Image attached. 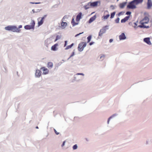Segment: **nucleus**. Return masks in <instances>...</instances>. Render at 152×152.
Listing matches in <instances>:
<instances>
[{"label": "nucleus", "instance_id": "1", "mask_svg": "<svg viewBox=\"0 0 152 152\" xmlns=\"http://www.w3.org/2000/svg\"><path fill=\"white\" fill-rule=\"evenodd\" d=\"M149 21V19L148 17H145L140 22L141 25L138 26L139 27L141 28H148L149 26H146L145 24L148 23Z\"/></svg>", "mask_w": 152, "mask_h": 152}, {"label": "nucleus", "instance_id": "2", "mask_svg": "<svg viewBox=\"0 0 152 152\" xmlns=\"http://www.w3.org/2000/svg\"><path fill=\"white\" fill-rule=\"evenodd\" d=\"M82 13L81 12L79 13L77 16L76 21V22L75 21L74 18H72V21L71 22L73 26H74L76 25H77L79 23V22L81 18Z\"/></svg>", "mask_w": 152, "mask_h": 152}, {"label": "nucleus", "instance_id": "3", "mask_svg": "<svg viewBox=\"0 0 152 152\" xmlns=\"http://www.w3.org/2000/svg\"><path fill=\"white\" fill-rule=\"evenodd\" d=\"M31 25H27L24 26V28L26 29H34V28L35 23L34 20H32L31 23Z\"/></svg>", "mask_w": 152, "mask_h": 152}, {"label": "nucleus", "instance_id": "4", "mask_svg": "<svg viewBox=\"0 0 152 152\" xmlns=\"http://www.w3.org/2000/svg\"><path fill=\"white\" fill-rule=\"evenodd\" d=\"M86 45V42H81L78 45V50L80 52L82 51Z\"/></svg>", "mask_w": 152, "mask_h": 152}, {"label": "nucleus", "instance_id": "5", "mask_svg": "<svg viewBox=\"0 0 152 152\" xmlns=\"http://www.w3.org/2000/svg\"><path fill=\"white\" fill-rule=\"evenodd\" d=\"M136 5L135 2L133 1L129 3L127 7L129 9H134L136 8Z\"/></svg>", "mask_w": 152, "mask_h": 152}, {"label": "nucleus", "instance_id": "6", "mask_svg": "<svg viewBox=\"0 0 152 152\" xmlns=\"http://www.w3.org/2000/svg\"><path fill=\"white\" fill-rule=\"evenodd\" d=\"M106 31V29L104 28H102L101 29L99 33V36L98 37V38H100L103 34Z\"/></svg>", "mask_w": 152, "mask_h": 152}, {"label": "nucleus", "instance_id": "7", "mask_svg": "<svg viewBox=\"0 0 152 152\" xmlns=\"http://www.w3.org/2000/svg\"><path fill=\"white\" fill-rule=\"evenodd\" d=\"M110 15L107 11H105L104 12V15L102 17V19L104 20H107L110 16Z\"/></svg>", "mask_w": 152, "mask_h": 152}, {"label": "nucleus", "instance_id": "8", "mask_svg": "<svg viewBox=\"0 0 152 152\" xmlns=\"http://www.w3.org/2000/svg\"><path fill=\"white\" fill-rule=\"evenodd\" d=\"M66 18V17L64 16L62 19V22L61 23V27L62 28H64L66 27V23L64 21H65L64 20Z\"/></svg>", "mask_w": 152, "mask_h": 152}, {"label": "nucleus", "instance_id": "9", "mask_svg": "<svg viewBox=\"0 0 152 152\" xmlns=\"http://www.w3.org/2000/svg\"><path fill=\"white\" fill-rule=\"evenodd\" d=\"M11 31L13 32H19L20 31V30L17 28L16 26H12Z\"/></svg>", "mask_w": 152, "mask_h": 152}, {"label": "nucleus", "instance_id": "10", "mask_svg": "<svg viewBox=\"0 0 152 152\" xmlns=\"http://www.w3.org/2000/svg\"><path fill=\"white\" fill-rule=\"evenodd\" d=\"M41 69L42 70L43 74L44 75L48 74L49 73V70L46 68L45 67H43L41 68Z\"/></svg>", "mask_w": 152, "mask_h": 152}, {"label": "nucleus", "instance_id": "11", "mask_svg": "<svg viewBox=\"0 0 152 152\" xmlns=\"http://www.w3.org/2000/svg\"><path fill=\"white\" fill-rule=\"evenodd\" d=\"M120 40H124L126 39V37L124 33H122L119 36Z\"/></svg>", "mask_w": 152, "mask_h": 152}, {"label": "nucleus", "instance_id": "12", "mask_svg": "<svg viewBox=\"0 0 152 152\" xmlns=\"http://www.w3.org/2000/svg\"><path fill=\"white\" fill-rule=\"evenodd\" d=\"M147 4L148 8V9H150L152 6V2L151 0H148Z\"/></svg>", "mask_w": 152, "mask_h": 152}, {"label": "nucleus", "instance_id": "13", "mask_svg": "<svg viewBox=\"0 0 152 152\" xmlns=\"http://www.w3.org/2000/svg\"><path fill=\"white\" fill-rule=\"evenodd\" d=\"M144 41L149 45H151V43L150 41V39L149 38H146L144 39Z\"/></svg>", "mask_w": 152, "mask_h": 152}, {"label": "nucleus", "instance_id": "14", "mask_svg": "<svg viewBox=\"0 0 152 152\" xmlns=\"http://www.w3.org/2000/svg\"><path fill=\"white\" fill-rule=\"evenodd\" d=\"M58 44L57 43L55 44L54 45L52 46L51 48V50L53 51H56L57 50V47L58 46Z\"/></svg>", "mask_w": 152, "mask_h": 152}, {"label": "nucleus", "instance_id": "15", "mask_svg": "<svg viewBox=\"0 0 152 152\" xmlns=\"http://www.w3.org/2000/svg\"><path fill=\"white\" fill-rule=\"evenodd\" d=\"M96 18V15H94L91 18H90L89 19V20H88V23H91V22H92L94 20H95V19Z\"/></svg>", "mask_w": 152, "mask_h": 152}, {"label": "nucleus", "instance_id": "16", "mask_svg": "<svg viewBox=\"0 0 152 152\" xmlns=\"http://www.w3.org/2000/svg\"><path fill=\"white\" fill-rule=\"evenodd\" d=\"M46 15H45L44 17L42 18L41 20L38 22V26H40L42 24L43 22V20L46 17Z\"/></svg>", "mask_w": 152, "mask_h": 152}, {"label": "nucleus", "instance_id": "17", "mask_svg": "<svg viewBox=\"0 0 152 152\" xmlns=\"http://www.w3.org/2000/svg\"><path fill=\"white\" fill-rule=\"evenodd\" d=\"M41 71L39 70H37L35 73V76L37 77H39L41 76Z\"/></svg>", "mask_w": 152, "mask_h": 152}, {"label": "nucleus", "instance_id": "18", "mask_svg": "<svg viewBox=\"0 0 152 152\" xmlns=\"http://www.w3.org/2000/svg\"><path fill=\"white\" fill-rule=\"evenodd\" d=\"M98 1L94 2L92 3H90V5L91 7H96L98 5Z\"/></svg>", "mask_w": 152, "mask_h": 152}, {"label": "nucleus", "instance_id": "19", "mask_svg": "<svg viewBox=\"0 0 152 152\" xmlns=\"http://www.w3.org/2000/svg\"><path fill=\"white\" fill-rule=\"evenodd\" d=\"M53 64L52 62H48L47 64V66L49 69H51L53 67Z\"/></svg>", "mask_w": 152, "mask_h": 152}, {"label": "nucleus", "instance_id": "20", "mask_svg": "<svg viewBox=\"0 0 152 152\" xmlns=\"http://www.w3.org/2000/svg\"><path fill=\"white\" fill-rule=\"evenodd\" d=\"M129 16H126L124 18L121 20V22L122 23H124L127 21L129 18Z\"/></svg>", "mask_w": 152, "mask_h": 152}, {"label": "nucleus", "instance_id": "21", "mask_svg": "<svg viewBox=\"0 0 152 152\" xmlns=\"http://www.w3.org/2000/svg\"><path fill=\"white\" fill-rule=\"evenodd\" d=\"M133 1L137 5L139 4L142 3L143 0H134Z\"/></svg>", "mask_w": 152, "mask_h": 152}, {"label": "nucleus", "instance_id": "22", "mask_svg": "<svg viewBox=\"0 0 152 152\" xmlns=\"http://www.w3.org/2000/svg\"><path fill=\"white\" fill-rule=\"evenodd\" d=\"M126 3H121L119 5V7L120 8H124L125 5H126Z\"/></svg>", "mask_w": 152, "mask_h": 152}, {"label": "nucleus", "instance_id": "23", "mask_svg": "<svg viewBox=\"0 0 152 152\" xmlns=\"http://www.w3.org/2000/svg\"><path fill=\"white\" fill-rule=\"evenodd\" d=\"M90 7L91 6L90 5V3H88L87 5H85L84 6V7L85 9L87 10L90 8Z\"/></svg>", "mask_w": 152, "mask_h": 152}, {"label": "nucleus", "instance_id": "24", "mask_svg": "<svg viewBox=\"0 0 152 152\" xmlns=\"http://www.w3.org/2000/svg\"><path fill=\"white\" fill-rule=\"evenodd\" d=\"M12 26H9L5 27V30L8 31H11Z\"/></svg>", "mask_w": 152, "mask_h": 152}, {"label": "nucleus", "instance_id": "25", "mask_svg": "<svg viewBox=\"0 0 152 152\" xmlns=\"http://www.w3.org/2000/svg\"><path fill=\"white\" fill-rule=\"evenodd\" d=\"M115 12H114L111 14V15H110V18H112L114 17L115 16Z\"/></svg>", "mask_w": 152, "mask_h": 152}, {"label": "nucleus", "instance_id": "26", "mask_svg": "<svg viewBox=\"0 0 152 152\" xmlns=\"http://www.w3.org/2000/svg\"><path fill=\"white\" fill-rule=\"evenodd\" d=\"M91 38V35H90L89 36H88L87 38V39L88 40L87 42H89Z\"/></svg>", "mask_w": 152, "mask_h": 152}, {"label": "nucleus", "instance_id": "27", "mask_svg": "<svg viewBox=\"0 0 152 152\" xmlns=\"http://www.w3.org/2000/svg\"><path fill=\"white\" fill-rule=\"evenodd\" d=\"M61 38V36H59V35H57L56 37V39H55V42H56V41L57 40H58L60 39Z\"/></svg>", "mask_w": 152, "mask_h": 152}, {"label": "nucleus", "instance_id": "28", "mask_svg": "<svg viewBox=\"0 0 152 152\" xmlns=\"http://www.w3.org/2000/svg\"><path fill=\"white\" fill-rule=\"evenodd\" d=\"M74 45L73 43L72 44L70 45H69L67 46V49L71 48Z\"/></svg>", "mask_w": 152, "mask_h": 152}, {"label": "nucleus", "instance_id": "29", "mask_svg": "<svg viewBox=\"0 0 152 152\" xmlns=\"http://www.w3.org/2000/svg\"><path fill=\"white\" fill-rule=\"evenodd\" d=\"M115 22L116 23H118L119 22V18H117L115 20Z\"/></svg>", "mask_w": 152, "mask_h": 152}, {"label": "nucleus", "instance_id": "30", "mask_svg": "<svg viewBox=\"0 0 152 152\" xmlns=\"http://www.w3.org/2000/svg\"><path fill=\"white\" fill-rule=\"evenodd\" d=\"M77 148V145H74L73 147V148L74 150L76 149Z\"/></svg>", "mask_w": 152, "mask_h": 152}, {"label": "nucleus", "instance_id": "31", "mask_svg": "<svg viewBox=\"0 0 152 152\" xmlns=\"http://www.w3.org/2000/svg\"><path fill=\"white\" fill-rule=\"evenodd\" d=\"M54 131L55 132V133L57 135H58L59 134V133L57 132L56 130L55 129H54Z\"/></svg>", "mask_w": 152, "mask_h": 152}, {"label": "nucleus", "instance_id": "32", "mask_svg": "<svg viewBox=\"0 0 152 152\" xmlns=\"http://www.w3.org/2000/svg\"><path fill=\"white\" fill-rule=\"evenodd\" d=\"M112 116L110 117L108 119L107 121V123L109 124L110 119L112 118Z\"/></svg>", "mask_w": 152, "mask_h": 152}, {"label": "nucleus", "instance_id": "33", "mask_svg": "<svg viewBox=\"0 0 152 152\" xmlns=\"http://www.w3.org/2000/svg\"><path fill=\"white\" fill-rule=\"evenodd\" d=\"M65 141H64L63 142V144L61 145L62 147H63V146H64V145H65Z\"/></svg>", "mask_w": 152, "mask_h": 152}, {"label": "nucleus", "instance_id": "34", "mask_svg": "<svg viewBox=\"0 0 152 152\" xmlns=\"http://www.w3.org/2000/svg\"><path fill=\"white\" fill-rule=\"evenodd\" d=\"M83 32H82V33H80L79 34H77L76 35H75V37H77V36H78V35H80V34H83Z\"/></svg>", "mask_w": 152, "mask_h": 152}, {"label": "nucleus", "instance_id": "35", "mask_svg": "<svg viewBox=\"0 0 152 152\" xmlns=\"http://www.w3.org/2000/svg\"><path fill=\"white\" fill-rule=\"evenodd\" d=\"M131 13V12H126V15H128L130 14Z\"/></svg>", "mask_w": 152, "mask_h": 152}, {"label": "nucleus", "instance_id": "36", "mask_svg": "<svg viewBox=\"0 0 152 152\" xmlns=\"http://www.w3.org/2000/svg\"><path fill=\"white\" fill-rule=\"evenodd\" d=\"M94 43V42H91L90 43L89 45H92Z\"/></svg>", "mask_w": 152, "mask_h": 152}, {"label": "nucleus", "instance_id": "37", "mask_svg": "<svg viewBox=\"0 0 152 152\" xmlns=\"http://www.w3.org/2000/svg\"><path fill=\"white\" fill-rule=\"evenodd\" d=\"M74 54H75L74 52H73L72 53V55L70 56V57L73 56L74 55Z\"/></svg>", "mask_w": 152, "mask_h": 152}, {"label": "nucleus", "instance_id": "38", "mask_svg": "<svg viewBox=\"0 0 152 152\" xmlns=\"http://www.w3.org/2000/svg\"><path fill=\"white\" fill-rule=\"evenodd\" d=\"M104 55H102V56H100V59H101L102 58H104Z\"/></svg>", "mask_w": 152, "mask_h": 152}, {"label": "nucleus", "instance_id": "39", "mask_svg": "<svg viewBox=\"0 0 152 152\" xmlns=\"http://www.w3.org/2000/svg\"><path fill=\"white\" fill-rule=\"evenodd\" d=\"M113 41V40L112 39H110V40H109V42H110L111 43V42H112Z\"/></svg>", "mask_w": 152, "mask_h": 152}, {"label": "nucleus", "instance_id": "40", "mask_svg": "<svg viewBox=\"0 0 152 152\" xmlns=\"http://www.w3.org/2000/svg\"><path fill=\"white\" fill-rule=\"evenodd\" d=\"M77 75H84V74L83 73H77Z\"/></svg>", "mask_w": 152, "mask_h": 152}, {"label": "nucleus", "instance_id": "41", "mask_svg": "<svg viewBox=\"0 0 152 152\" xmlns=\"http://www.w3.org/2000/svg\"><path fill=\"white\" fill-rule=\"evenodd\" d=\"M111 7L112 8V9H114V7L113 6V5H111Z\"/></svg>", "mask_w": 152, "mask_h": 152}, {"label": "nucleus", "instance_id": "42", "mask_svg": "<svg viewBox=\"0 0 152 152\" xmlns=\"http://www.w3.org/2000/svg\"><path fill=\"white\" fill-rule=\"evenodd\" d=\"M65 45H64V46H65L66 45V41H65Z\"/></svg>", "mask_w": 152, "mask_h": 152}, {"label": "nucleus", "instance_id": "43", "mask_svg": "<svg viewBox=\"0 0 152 152\" xmlns=\"http://www.w3.org/2000/svg\"><path fill=\"white\" fill-rule=\"evenodd\" d=\"M22 27V26L21 25H20L19 26V28H21Z\"/></svg>", "mask_w": 152, "mask_h": 152}, {"label": "nucleus", "instance_id": "44", "mask_svg": "<svg viewBox=\"0 0 152 152\" xmlns=\"http://www.w3.org/2000/svg\"><path fill=\"white\" fill-rule=\"evenodd\" d=\"M121 12L119 13V14H118V15L119 16L120 15H121Z\"/></svg>", "mask_w": 152, "mask_h": 152}, {"label": "nucleus", "instance_id": "45", "mask_svg": "<svg viewBox=\"0 0 152 152\" xmlns=\"http://www.w3.org/2000/svg\"><path fill=\"white\" fill-rule=\"evenodd\" d=\"M36 128L37 129H38V126H37V127H36Z\"/></svg>", "mask_w": 152, "mask_h": 152}]
</instances>
